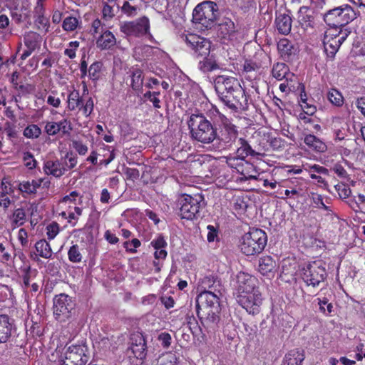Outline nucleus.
<instances>
[{"label":"nucleus","instance_id":"obj_37","mask_svg":"<svg viewBox=\"0 0 365 365\" xmlns=\"http://www.w3.org/2000/svg\"><path fill=\"white\" fill-rule=\"evenodd\" d=\"M287 189H286L284 192L282 190H278L277 191V193H278V197L282 199V200H285V199H287V198H293L294 199L295 197H299V196H302V189L300 188L299 187H292L290 185H285Z\"/></svg>","mask_w":365,"mask_h":365},{"label":"nucleus","instance_id":"obj_14","mask_svg":"<svg viewBox=\"0 0 365 365\" xmlns=\"http://www.w3.org/2000/svg\"><path fill=\"white\" fill-rule=\"evenodd\" d=\"M136 337V343L132 344L131 346L127 351V355L133 363H135V361L132 358H135L137 360L135 364L138 365L143 363V361L146 356V344L142 335H138Z\"/></svg>","mask_w":365,"mask_h":365},{"label":"nucleus","instance_id":"obj_15","mask_svg":"<svg viewBox=\"0 0 365 365\" xmlns=\"http://www.w3.org/2000/svg\"><path fill=\"white\" fill-rule=\"evenodd\" d=\"M221 118L223 128L220 135L217 134V140L223 143L225 145H231L237 138V130L235 125L232 124L225 115H222Z\"/></svg>","mask_w":365,"mask_h":365},{"label":"nucleus","instance_id":"obj_54","mask_svg":"<svg viewBox=\"0 0 365 365\" xmlns=\"http://www.w3.org/2000/svg\"><path fill=\"white\" fill-rule=\"evenodd\" d=\"M335 189L341 199H347L351 192V189L345 184L339 183L335 185Z\"/></svg>","mask_w":365,"mask_h":365},{"label":"nucleus","instance_id":"obj_11","mask_svg":"<svg viewBox=\"0 0 365 365\" xmlns=\"http://www.w3.org/2000/svg\"><path fill=\"white\" fill-rule=\"evenodd\" d=\"M73 309L71 298L64 294L56 296L53 300V314L55 318L64 322L71 316V312Z\"/></svg>","mask_w":365,"mask_h":365},{"label":"nucleus","instance_id":"obj_8","mask_svg":"<svg viewBox=\"0 0 365 365\" xmlns=\"http://www.w3.org/2000/svg\"><path fill=\"white\" fill-rule=\"evenodd\" d=\"M52 356L79 365H85L89 360L88 348L84 344L71 345L62 350L56 349Z\"/></svg>","mask_w":365,"mask_h":365},{"label":"nucleus","instance_id":"obj_13","mask_svg":"<svg viewBox=\"0 0 365 365\" xmlns=\"http://www.w3.org/2000/svg\"><path fill=\"white\" fill-rule=\"evenodd\" d=\"M236 283L237 296H245L255 291H259L257 287V279L247 273H238Z\"/></svg>","mask_w":365,"mask_h":365},{"label":"nucleus","instance_id":"obj_19","mask_svg":"<svg viewBox=\"0 0 365 365\" xmlns=\"http://www.w3.org/2000/svg\"><path fill=\"white\" fill-rule=\"evenodd\" d=\"M219 293L212 290L202 291L197 297V302H200L206 309H214L220 311Z\"/></svg>","mask_w":365,"mask_h":365},{"label":"nucleus","instance_id":"obj_39","mask_svg":"<svg viewBox=\"0 0 365 365\" xmlns=\"http://www.w3.org/2000/svg\"><path fill=\"white\" fill-rule=\"evenodd\" d=\"M277 48L284 58H289L295 51L292 43L287 38L281 39L277 44Z\"/></svg>","mask_w":365,"mask_h":365},{"label":"nucleus","instance_id":"obj_32","mask_svg":"<svg viewBox=\"0 0 365 365\" xmlns=\"http://www.w3.org/2000/svg\"><path fill=\"white\" fill-rule=\"evenodd\" d=\"M304 359V351L300 349H293L289 351L284 356L283 362L287 365H302Z\"/></svg>","mask_w":365,"mask_h":365},{"label":"nucleus","instance_id":"obj_45","mask_svg":"<svg viewBox=\"0 0 365 365\" xmlns=\"http://www.w3.org/2000/svg\"><path fill=\"white\" fill-rule=\"evenodd\" d=\"M41 134V128L36 124L28 125L24 130V135L27 138H38Z\"/></svg>","mask_w":365,"mask_h":365},{"label":"nucleus","instance_id":"obj_30","mask_svg":"<svg viewBox=\"0 0 365 365\" xmlns=\"http://www.w3.org/2000/svg\"><path fill=\"white\" fill-rule=\"evenodd\" d=\"M239 147L237 150V158L239 160H243L248 155L255 156L259 155L258 153L255 152L247 141L244 138H240L238 140Z\"/></svg>","mask_w":365,"mask_h":365},{"label":"nucleus","instance_id":"obj_6","mask_svg":"<svg viewBox=\"0 0 365 365\" xmlns=\"http://www.w3.org/2000/svg\"><path fill=\"white\" fill-rule=\"evenodd\" d=\"M355 18V11L347 4L329 10L324 16V19L329 26L340 28Z\"/></svg>","mask_w":365,"mask_h":365},{"label":"nucleus","instance_id":"obj_22","mask_svg":"<svg viewBox=\"0 0 365 365\" xmlns=\"http://www.w3.org/2000/svg\"><path fill=\"white\" fill-rule=\"evenodd\" d=\"M348 36V32L344 31V34H342L341 36L336 38H329V37H324L323 43L324 51L327 56L332 58L334 56L341 44L345 41Z\"/></svg>","mask_w":365,"mask_h":365},{"label":"nucleus","instance_id":"obj_61","mask_svg":"<svg viewBox=\"0 0 365 365\" xmlns=\"http://www.w3.org/2000/svg\"><path fill=\"white\" fill-rule=\"evenodd\" d=\"M340 27H332L331 26L330 29H327L324 34V37H329V38H338L339 36H341L342 34H344V31H343L341 29L339 31L338 29Z\"/></svg>","mask_w":365,"mask_h":365},{"label":"nucleus","instance_id":"obj_18","mask_svg":"<svg viewBox=\"0 0 365 365\" xmlns=\"http://www.w3.org/2000/svg\"><path fill=\"white\" fill-rule=\"evenodd\" d=\"M24 41L26 49L21 56V58L23 60L28 58L36 49L40 48L41 37L37 33L31 31L24 36Z\"/></svg>","mask_w":365,"mask_h":365},{"label":"nucleus","instance_id":"obj_34","mask_svg":"<svg viewBox=\"0 0 365 365\" xmlns=\"http://www.w3.org/2000/svg\"><path fill=\"white\" fill-rule=\"evenodd\" d=\"M219 312L220 311L214 309H206L205 313L207 316L201 318L203 326L207 328L215 329L219 322Z\"/></svg>","mask_w":365,"mask_h":365},{"label":"nucleus","instance_id":"obj_44","mask_svg":"<svg viewBox=\"0 0 365 365\" xmlns=\"http://www.w3.org/2000/svg\"><path fill=\"white\" fill-rule=\"evenodd\" d=\"M329 101L336 106H341L344 103V98L341 93L336 89L330 90L327 93Z\"/></svg>","mask_w":365,"mask_h":365},{"label":"nucleus","instance_id":"obj_2","mask_svg":"<svg viewBox=\"0 0 365 365\" xmlns=\"http://www.w3.org/2000/svg\"><path fill=\"white\" fill-rule=\"evenodd\" d=\"M187 125L191 137L198 142L210 144L217 138L216 127L202 114H192Z\"/></svg>","mask_w":365,"mask_h":365},{"label":"nucleus","instance_id":"obj_4","mask_svg":"<svg viewBox=\"0 0 365 365\" xmlns=\"http://www.w3.org/2000/svg\"><path fill=\"white\" fill-rule=\"evenodd\" d=\"M267 242L266 232L261 229H251L240 240V251L247 256L259 254L264 249Z\"/></svg>","mask_w":365,"mask_h":365},{"label":"nucleus","instance_id":"obj_56","mask_svg":"<svg viewBox=\"0 0 365 365\" xmlns=\"http://www.w3.org/2000/svg\"><path fill=\"white\" fill-rule=\"evenodd\" d=\"M59 128V133L61 132L63 135H68L72 130V125L69 120L64 118L59 122H56Z\"/></svg>","mask_w":365,"mask_h":365},{"label":"nucleus","instance_id":"obj_50","mask_svg":"<svg viewBox=\"0 0 365 365\" xmlns=\"http://www.w3.org/2000/svg\"><path fill=\"white\" fill-rule=\"evenodd\" d=\"M101 64L99 62L93 63L88 68V77L93 81H96L100 77Z\"/></svg>","mask_w":365,"mask_h":365},{"label":"nucleus","instance_id":"obj_63","mask_svg":"<svg viewBox=\"0 0 365 365\" xmlns=\"http://www.w3.org/2000/svg\"><path fill=\"white\" fill-rule=\"evenodd\" d=\"M304 169L309 171L310 173H317L320 174L327 175L329 173L327 168L317 164L310 166H306L304 167Z\"/></svg>","mask_w":365,"mask_h":365},{"label":"nucleus","instance_id":"obj_42","mask_svg":"<svg viewBox=\"0 0 365 365\" xmlns=\"http://www.w3.org/2000/svg\"><path fill=\"white\" fill-rule=\"evenodd\" d=\"M178 358L174 353L167 352L160 356L156 365H178Z\"/></svg>","mask_w":365,"mask_h":365},{"label":"nucleus","instance_id":"obj_20","mask_svg":"<svg viewBox=\"0 0 365 365\" xmlns=\"http://www.w3.org/2000/svg\"><path fill=\"white\" fill-rule=\"evenodd\" d=\"M235 32L236 29L235 24L231 19L228 18L222 19L217 26L218 37L225 41L232 40L235 36Z\"/></svg>","mask_w":365,"mask_h":365},{"label":"nucleus","instance_id":"obj_48","mask_svg":"<svg viewBox=\"0 0 365 365\" xmlns=\"http://www.w3.org/2000/svg\"><path fill=\"white\" fill-rule=\"evenodd\" d=\"M115 4V3L113 4ZM114 5H110L108 4H103V6L102 9V15L103 19L108 22L112 20L115 16V11L113 7Z\"/></svg>","mask_w":365,"mask_h":365},{"label":"nucleus","instance_id":"obj_43","mask_svg":"<svg viewBox=\"0 0 365 365\" xmlns=\"http://www.w3.org/2000/svg\"><path fill=\"white\" fill-rule=\"evenodd\" d=\"M311 200L314 207L316 208L324 210L328 212L331 211L330 207L326 205V202L324 201V198L321 195L313 192L311 194Z\"/></svg>","mask_w":365,"mask_h":365},{"label":"nucleus","instance_id":"obj_46","mask_svg":"<svg viewBox=\"0 0 365 365\" xmlns=\"http://www.w3.org/2000/svg\"><path fill=\"white\" fill-rule=\"evenodd\" d=\"M79 24L80 21L77 18L68 16L63 20L62 27L66 31H73L78 28Z\"/></svg>","mask_w":365,"mask_h":365},{"label":"nucleus","instance_id":"obj_40","mask_svg":"<svg viewBox=\"0 0 365 365\" xmlns=\"http://www.w3.org/2000/svg\"><path fill=\"white\" fill-rule=\"evenodd\" d=\"M289 68L284 63H275L272 68V76L276 79L280 81L286 78L288 74Z\"/></svg>","mask_w":365,"mask_h":365},{"label":"nucleus","instance_id":"obj_9","mask_svg":"<svg viewBox=\"0 0 365 365\" xmlns=\"http://www.w3.org/2000/svg\"><path fill=\"white\" fill-rule=\"evenodd\" d=\"M120 31L128 36L140 37L147 35L150 41L153 39L150 33V21L146 16L133 21L122 22L120 24Z\"/></svg>","mask_w":365,"mask_h":365},{"label":"nucleus","instance_id":"obj_57","mask_svg":"<svg viewBox=\"0 0 365 365\" xmlns=\"http://www.w3.org/2000/svg\"><path fill=\"white\" fill-rule=\"evenodd\" d=\"M106 29L103 28L101 20L96 19L93 20L91 23L90 33L93 36H96V34H101Z\"/></svg>","mask_w":365,"mask_h":365},{"label":"nucleus","instance_id":"obj_31","mask_svg":"<svg viewBox=\"0 0 365 365\" xmlns=\"http://www.w3.org/2000/svg\"><path fill=\"white\" fill-rule=\"evenodd\" d=\"M11 335V324L6 314H0V343H5Z\"/></svg>","mask_w":365,"mask_h":365},{"label":"nucleus","instance_id":"obj_62","mask_svg":"<svg viewBox=\"0 0 365 365\" xmlns=\"http://www.w3.org/2000/svg\"><path fill=\"white\" fill-rule=\"evenodd\" d=\"M24 162L25 166L29 169H33L36 167V161L34 158V155L29 152L24 154Z\"/></svg>","mask_w":365,"mask_h":365},{"label":"nucleus","instance_id":"obj_33","mask_svg":"<svg viewBox=\"0 0 365 365\" xmlns=\"http://www.w3.org/2000/svg\"><path fill=\"white\" fill-rule=\"evenodd\" d=\"M200 287L203 291L212 290L215 293H220L221 284L214 277L207 276L202 279Z\"/></svg>","mask_w":365,"mask_h":365},{"label":"nucleus","instance_id":"obj_16","mask_svg":"<svg viewBox=\"0 0 365 365\" xmlns=\"http://www.w3.org/2000/svg\"><path fill=\"white\" fill-rule=\"evenodd\" d=\"M231 168H235L237 171L241 173L247 179H257L255 170L252 164L247 161L239 160V159L230 158L227 161Z\"/></svg>","mask_w":365,"mask_h":365},{"label":"nucleus","instance_id":"obj_23","mask_svg":"<svg viewBox=\"0 0 365 365\" xmlns=\"http://www.w3.org/2000/svg\"><path fill=\"white\" fill-rule=\"evenodd\" d=\"M64 208L61 212L59 213V215L66 219L68 222L73 227H74L82 215L83 209L81 206L77 205H66L62 206Z\"/></svg>","mask_w":365,"mask_h":365},{"label":"nucleus","instance_id":"obj_1","mask_svg":"<svg viewBox=\"0 0 365 365\" xmlns=\"http://www.w3.org/2000/svg\"><path fill=\"white\" fill-rule=\"evenodd\" d=\"M214 82L218 97L227 107L235 110L246 108L245 91L235 78L222 75L217 76Z\"/></svg>","mask_w":365,"mask_h":365},{"label":"nucleus","instance_id":"obj_24","mask_svg":"<svg viewBox=\"0 0 365 365\" xmlns=\"http://www.w3.org/2000/svg\"><path fill=\"white\" fill-rule=\"evenodd\" d=\"M277 262L270 256H263L259 259V272L269 278L274 277L277 271Z\"/></svg>","mask_w":365,"mask_h":365},{"label":"nucleus","instance_id":"obj_36","mask_svg":"<svg viewBox=\"0 0 365 365\" xmlns=\"http://www.w3.org/2000/svg\"><path fill=\"white\" fill-rule=\"evenodd\" d=\"M143 85V71L138 68H135L131 73V86L136 91H141Z\"/></svg>","mask_w":365,"mask_h":365},{"label":"nucleus","instance_id":"obj_27","mask_svg":"<svg viewBox=\"0 0 365 365\" xmlns=\"http://www.w3.org/2000/svg\"><path fill=\"white\" fill-rule=\"evenodd\" d=\"M304 143L309 150L317 153H324L327 150L326 143L314 135H305Z\"/></svg>","mask_w":365,"mask_h":365},{"label":"nucleus","instance_id":"obj_53","mask_svg":"<svg viewBox=\"0 0 365 365\" xmlns=\"http://www.w3.org/2000/svg\"><path fill=\"white\" fill-rule=\"evenodd\" d=\"M318 304L319 306L320 311L326 315H329L331 313L333 306L331 303H329L328 299L326 298L324 299H317Z\"/></svg>","mask_w":365,"mask_h":365},{"label":"nucleus","instance_id":"obj_29","mask_svg":"<svg viewBox=\"0 0 365 365\" xmlns=\"http://www.w3.org/2000/svg\"><path fill=\"white\" fill-rule=\"evenodd\" d=\"M13 192L14 190L10 183L3 180L0 186V207L7 209L11 205V200L9 196Z\"/></svg>","mask_w":365,"mask_h":365},{"label":"nucleus","instance_id":"obj_5","mask_svg":"<svg viewBox=\"0 0 365 365\" xmlns=\"http://www.w3.org/2000/svg\"><path fill=\"white\" fill-rule=\"evenodd\" d=\"M218 14L217 4L210 1H205L197 4L192 11V21L201 28L211 29L215 24Z\"/></svg>","mask_w":365,"mask_h":365},{"label":"nucleus","instance_id":"obj_51","mask_svg":"<svg viewBox=\"0 0 365 365\" xmlns=\"http://www.w3.org/2000/svg\"><path fill=\"white\" fill-rule=\"evenodd\" d=\"M34 12L35 16L38 18L39 23L46 25L48 20L43 16L44 8L41 1H37Z\"/></svg>","mask_w":365,"mask_h":365},{"label":"nucleus","instance_id":"obj_25","mask_svg":"<svg viewBox=\"0 0 365 365\" xmlns=\"http://www.w3.org/2000/svg\"><path fill=\"white\" fill-rule=\"evenodd\" d=\"M43 170L46 175H51L56 178L61 177L64 175L66 171H67L64 163L58 160H48L45 161Z\"/></svg>","mask_w":365,"mask_h":365},{"label":"nucleus","instance_id":"obj_17","mask_svg":"<svg viewBox=\"0 0 365 365\" xmlns=\"http://www.w3.org/2000/svg\"><path fill=\"white\" fill-rule=\"evenodd\" d=\"M48 187L50 184L48 180H46L45 178H39L37 180H24L19 183L18 189L22 193L23 197L35 195L37 192V190L40 187L41 184Z\"/></svg>","mask_w":365,"mask_h":365},{"label":"nucleus","instance_id":"obj_38","mask_svg":"<svg viewBox=\"0 0 365 365\" xmlns=\"http://www.w3.org/2000/svg\"><path fill=\"white\" fill-rule=\"evenodd\" d=\"M82 204V197L76 191L71 192L69 195H66L61 200V206L75 205L81 206Z\"/></svg>","mask_w":365,"mask_h":365},{"label":"nucleus","instance_id":"obj_26","mask_svg":"<svg viewBox=\"0 0 365 365\" xmlns=\"http://www.w3.org/2000/svg\"><path fill=\"white\" fill-rule=\"evenodd\" d=\"M292 18L289 14L279 13L276 14L275 26L281 34L287 35L292 29Z\"/></svg>","mask_w":365,"mask_h":365},{"label":"nucleus","instance_id":"obj_3","mask_svg":"<svg viewBox=\"0 0 365 365\" xmlns=\"http://www.w3.org/2000/svg\"><path fill=\"white\" fill-rule=\"evenodd\" d=\"M181 38L193 51L197 58H202V61H200L201 70L206 72L215 68L212 63L207 59L211 47V43L208 39L194 34L182 35Z\"/></svg>","mask_w":365,"mask_h":365},{"label":"nucleus","instance_id":"obj_59","mask_svg":"<svg viewBox=\"0 0 365 365\" xmlns=\"http://www.w3.org/2000/svg\"><path fill=\"white\" fill-rule=\"evenodd\" d=\"M45 132L48 135H56L59 133V128L58 127L57 123L53 121H48L45 125Z\"/></svg>","mask_w":365,"mask_h":365},{"label":"nucleus","instance_id":"obj_35","mask_svg":"<svg viewBox=\"0 0 365 365\" xmlns=\"http://www.w3.org/2000/svg\"><path fill=\"white\" fill-rule=\"evenodd\" d=\"M35 249L38 255L45 259L52 257L53 251L49 243L46 240H41L35 244Z\"/></svg>","mask_w":365,"mask_h":365},{"label":"nucleus","instance_id":"obj_49","mask_svg":"<svg viewBox=\"0 0 365 365\" xmlns=\"http://www.w3.org/2000/svg\"><path fill=\"white\" fill-rule=\"evenodd\" d=\"M138 7L125 1L121 6V11L128 17H133L138 14Z\"/></svg>","mask_w":365,"mask_h":365},{"label":"nucleus","instance_id":"obj_10","mask_svg":"<svg viewBox=\"0 0 365 365\" xmlns=\"http://www.w3.org/2000/svg\"><path fill=\"white\" fill-rule=\"evenodd\" d=\"M180 217L186 220H192L203 205V197L201 195H184L180 199Z\"/></svg>","mask_w":365,"mask_h":365},{"label":"nucleus","instance_id":"obj_7","mask_svg":"<svg viewBox=\"0 0 365 365\" xmlns=\"http://www.w3.org/2000/svg\"><path fill=\"white\" fill-rule=\"evenodd\" d=\"M326 274L324 264L320 260L309 262L300 269V276L308 286H318L325 279Z\"/></svg>","mask_w":365,"mask_h":365},{"label":"nucleus","instance_id":"obj_41","mask_svg":"<svg viewBox=\"0 0 365 365\" xmlns=\"http://www.w3.org/2000/svg\"><path fill=\"white\" fill-rule=\"evenodd\" d=\"M67 103V108L69 110H74L78 108L81 103L79 92L76 90L71 91L68 96Z\"/></svg>","mask_w":365,"mask_h":365},{"label":"nucleus","instance_id":"obj_52","mask_svg":"<svg viewBox=\"0 0 365 365\" xmlns=\"http://www.w3.org/2000/svg\"><path fill=\"white\" fill-rule=\"evenodd\" d=\"M344 123V121L340 118H335L333 120V124L334 126V133L336 135V139L341 140L344 139V133L342 130L344 128L341 126V128H337Z\"/></svg>","mask_w":365,"mask_h":365},{"label":"nucleus","instance_id":"obj_55","mask_svg":"<svg viewBox=\"0 0 365 365\" xmlns=\"http://www.w3.org/2000/svg\"><path fill=\"white\" fill-rule=\"evenodd\" d=\"M68 259L72 262H80L82 259V256L78 250L77 245H73L68 252Z\"/></svg>","mask_w":365,"mask_h":365},{"label":"nucleus","instance_id":"obj_64","mask_svg":"<svg viewBox=\"0 0 365 365\" xmlns=\"http://www.w3.org/2000/svg\"><path fill=\"white\" fill-rule=\"evenodd\" d=\"M140 242L138 239H133L130 242H125L124 243V247L127 251L135 253V249L140 246Z\"/></svg>","mask_w":365,"mask_h":365},{"label":"nucleus","instance_id":"obj_12","mask_svg":"<svg viewBox=\"0 0 365 365\" xmlns=\"http://www.w3.org/2000/svg\"><path fill=\"white\" fill-rule=\"evenodd\" d=\"M238 303L250 314L259 313L262 304V297L260 291H255L245 296H237Z\"/></svg>","mask_w":365,"mask_h":365},{"label":"nucleus","instance_id":"obj_28","mask_svg":"<svg viewBox=\"0 0 365 365\" xmlns=\"http://www.w3.org/2000/svg\"><path fill=\"white\" fill-rule=\"evenodd\" d=\"M115 43L116 38L114 34L108 29L105 30L96 40L97 47L102 50L110 48Z\"/></svg>","mask_w":365,"mask_h":365},{"label":"nucleus","instance_id":"obj_21","mask_svg":"<svg viewBox=\"0 0 365 365\" xmlns=\"http://www.w3.org/2000/svg\"><path fill=\"white\" fill-rule=\"evenodd\" d=\"M297 19L299 25L304 31L314 26V21L313 11L307 6L300 7L297 14Z\"/></svg>","mask_w":365,"mask_h":365},{"label":"nucleus","instance_id":"obj_58","mask_svg":"<svg viewBox=\"0 0 365 365\" xmlns=\"http://www.w3.org/2000/svg\"><path fill=\"white\" fill-rule=\"evenodd\" d=\"M59 232V225L56 222H52L46 227V235L49 240H53Z\"/></svg>","mask_w":365,"mask_h":365},{"label":"nucleus","instance_id":"obj_47","mask_svg":"<svg viewBox=\"0 0 365 365\" xmlns=\"http://www.w3.org/2000/svg\"><path fill=\"white\" fill-rule=\"evenodd\" d=\"M26 221V212L24 209L18 208L14 211L12 215V222L15 226L19 227L24 224Z\"/></svg>","mask_w":365,"mask_h":365},{"label":"nucleus","instance_id":"obj_60","mask_svg":"<svg viewBox=\"0 0 365 365\" xmlns=\"http://www.w3.org/2000/svg\"><path fill=\"white\" fill-rule=\"evenodd\" d=\"M207 240L209 242H213L218 240V230L215 227L209 225L207 226Z\"/></svg>","mask_w":365,"mask_h":365}]
</instances>
